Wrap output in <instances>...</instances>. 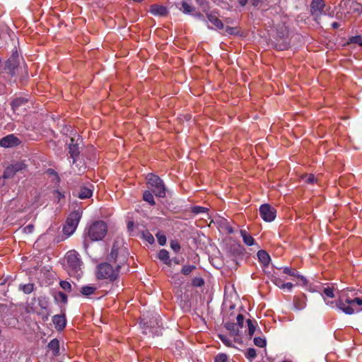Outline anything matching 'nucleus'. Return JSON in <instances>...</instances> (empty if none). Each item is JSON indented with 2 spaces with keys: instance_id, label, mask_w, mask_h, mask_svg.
I'll list each match as a JSON object with an SVG mask.
<instances>
[{
  "instance_id": "obj_45",
  "label": "nucleus",
  "mask_w": 362,
  "mask_h": 362,
  "mask_svg": "<svg viewBox=\"0 0 362 362\" xmlns=\"http://www.w3.org/2000/svg\"><path fill=\"white\" fill-rule=\"evenodd\" d=\"M205 211H206V208L202 207V206H194L192 209V212L195 214H198L203 213Z\"/></svg>"
},
{
  "instance_id": "obj_35",
  "label": "nucleus",
  "mask_w": 362,
  "mask_h": 362,
  "mask_svg": "<svg viewBox=\"0 0 362 362\" xmlns=\"http://www.w3.org/2000/svg\"><path fill=\"white\" fill-rule=\"evenodd\" d=\"M322 295H325V296H327L328 298H332L334 297V289L329 286L325 287L322 289Z\"/></svg>"
},
{
  "instance_id": "obj_48",
  "label": "nucleus",
  "mask_w": 362,
  "mask_h": 362,
  "mask_svg": "<svg viewBox=\"0 0 362 362\" xmlns=\"http://www.w3.org/2000/svg\"><path fill=\"white\" fill-rule=\"evenodd\" d=\"M34 230V226L29 224L24 228V231L27 233H32Z\"/></svg>"
},
{
  "instance_id": "obj_9",
  "label": "nucleus",
  "mask_w": 362,
  "mask_h": 362,
  "mask_svg": "<svg viewBox=\"0 0 362 362\" xmlns=\"http://www.w3.org/2000/svg\"><path fill=\"white\" fill-rule=\"evenodd\" d=\"M26 168V165L21 162H18L8 165L4 170L3 177L10 179L14 177L18 173L23 171Z\"/></svg>"
},
{
  "instance_id": "obj_7",
  "label": "nucleus",
  "mask_w": 362,
  "mask_h": 362,
  "mask_svg": "<svg viewBox=\"0 0 362 362\" xmlns=\"http://www.w3.org/2000/svg\"><path fill=\"white\" fill-rule=\"evenodd\" d=\"M325 4L323 0H312L310 4V12L315 20L320 18L323 14L333 16L334 12L329 11L328 9L325 10Z\"/></svg>"
},
{
  "instance_id": "obj_10",
  "label": "nucleus",
  "mask_w": 362,
  "mask_h": 362,
  "mask_svg": "<svg viewBox=\"0 0 362 362\" xmlns=\"http://www.w3.org/2000/svg\"><path fill=\"white\" fill-rule=\"evenodd\" d=\"M341 8L346 10L348 13L360 14L362 11V5L355 1L343 0L340 4Z\"/></svg>"
},
{
  "instance_id": "obj_32",
  "label": "nucleus",
  "mask_w": 362,
  "mask_h": 362,
  "mask_svg": "<svg viewBox=\"0 0 362 362\" xmlns=\"http://www.w3.org/2000/svg\"><path fill=\"white\" fill-rule=\"evenodd\" d=\"M228 356L227 354L221 353L217 354L214 358V362H228Z\"/></svg>"
},
{
  "instance_id": "obj_21",
  "label": "nucleus",
  "mask_w": 362,
  "mask_h": 362,
  "mask_svg": "<svg viewBox=\"0 0 362 362\" xmlns=\"http://www.w3.org/2000/svg\"><path fill=\"white\" fill-rule=\"evenodd\" d=\"M257 257L259 260L263 265L267 266L270 262V256L264 250H259L257 252Z\"/></svg>"
},
{
  "instance_id": "obj_18",
  "label": "nucleus",
  "mask_w": 362,
  "mask_h": 362,
  "mask_svg": "<svg viewBox=\"0 0 362 362\" xmlns=\"http://www.w3.org/2000/svg\"><path fill=\"white\" fill-rule=\"evenodd\" d=\"M207 18L217 28H218V29H223V23L218 18V16L216 15H215L214 13H209V14H207Z\"/></svg>"
},
{
  "instance_id": "obj_31",
  "label": "nucleus",
  "mask_w": 362,
  "mask_h": 362,
  "mask_svg": "<svg viewBox=\"0 0 362 362\" xmlns=\"http://www.w3.org/2000/svg\"><path fill=\"white\" fill-rule=\"evenodd\" d=\"M218 338L220 339V340L226 346H228V347H232L233 346V344H232V341L231 340L226 336V335H224V334H218Z\"/></svg>"
},
{
  "instance_id": "obj_58",
  "label": "nucleus",
  "mask_w": 362,
  "mask_h": 362,
  "mask_svg": "<svg viewBox=\"0 0 362 362\" xmlns=\"http://www.w3.org/2000/svg\"><path fill=\"white\" fill-rule=\"evenodd\" d=\"M54 193L57 194V197H59V199L62 196L61 192H59V191H55Z\"/></svg>"
},
{
  "instance_id": "obj_52",
  "label": "nucleus",
  "mask_w": 362,
  "mask_h": 362,
  "mask_svg": "<svg viewBox=\"0 0 362 362\" xmlns=\"http://www.w3.org/2000/svg\"><path fill=\"white\" fill-rule=\"evenodd\" d=\"M315 181V177L313 175H310L308 180H307V182L308 183H314Z\"/></svg>"
},
{
  "instance_id": "obj_54",
  "label": "nucleus",
  "mask_w": 362,
  "mask_h": 362,
  "mask_svg": "<svg viewBox=\"0 0 362 362\" xmlns=\"http://www.w3.org/2000/svg\"><path fill=\"white\" fill-rule=\"evenodd\" d=\"M247 1L248 0H238L239 4L241 6H245L247 4Z\"/></svg>"
},
{
  "instance_id": "obj_2",
  "label": "nucleus",
  "mask_w": 362,
  "mask_h": 362,
  "mask_svg": "<svg viewBox=\"0 0 362 362\" xmlns=\"http://www.w3.org/2000/svg\"><path fill=\"white\" fill-rule=\"evenodd\" d=\"M336 307L346 315H353L354 313L362 311V298L356 296L354 293L349 295L348 291H343L335 303Z\"/></svg>"
},
{
  "instance_id": "obj_15",
  "label": "nucleus",
  "mask_w": 362,
  "mask_h": 362,
  "mask_svg": "<svg viewBox=\"0 0 362 362\" xmlns=\"http://www.w3.org/2000/svg\"><path fill=\"white\" fill-rule=\"evenodd\" d=\"M52 322L55 328L59 330H63L66 325V320L64 315H55L52 317Z\"/></svg>"
},
{
  "instance_id": "obj_23",
  "label": "nucleus",
  "mask_w": 362,
  "mask_h": 362,
  "mask_svg": "<svg viewBox=\"0 0 362 362\" xmlns=\"http://www.w3.org/2000/svg\"><path fill=\"white\" fill-rule=\"evenodd\" d=\"M49 349L52 351L54 356L59 354V343L57 339H54L48 344Z\"/></svg>"
},
{
  "instance_id": "obj_57",
  "label": "nucleus",
  "mask_w": 362,
  "mask_h": 362,
  "mask_svg": "<svg viewBox=\"0 0 362 362\" xmlns=\"http://www.w3.org/2000/svg\"><path fill=\"white\" fill-rule=\"evenodd\" d=\"M195 1L200 6H202L204 4V0H195Z\"/></svg>"
},
{
  "instance_id": "obj_33",
  "label": "nucleus",
  "mask_w": 362,
  "mask_h": 362,
  "mask_svg": "<svg viewBox=\"0 0 362 362\" xmlns=\"http://www.w3.org/2000/svg\"><path fill=\"white\" fill-rule=\"evenodd\" d=\"M182 11L185 13H190L194 11V7L188 4L187 2L183 1L182 3Z\"/></svg>"
},
{
  "instance_id": "obj_19",
  "label": "nucleus",
  "mask_w": 362,
  "mask_h": 362,
  "mask_svg": "<svg viewBox=\"0 0 362 362\" xmlns=\"http://www.w3.org/2000/svg\"><path fill=\"white\" fill-rule=\"evenodd\" d=\"M158 257L164 264L168 266L171 265L172 260L170 259L169 252L166 250H160L158 254Z\"/></svg>"
},
{
  "instance_id": "obj_46",
  "label": "nucleus",
  "mask_w": 362,
  "mask_h": 362,
  "mask_svg": "<svg viewBox=\"0 0 362 362\" xmlns=\"http://www.w3.org/2000/svg\"><path fill=\"white\" fill-rule=\"evenodd\" d=\"M236 320H237V325H238V327L240 328H242L243 327V323H244V316L243 314H238L237 317H236Z\"/></svg>"
},
{
  "instance_id": "obj_22",
  "label": "nucleus",
  "mask_w": 362,
  "mask_h": 362,
  "mask_svg": "<svg viewBox=\"0 0 362 362\" xmlns=\"http://www.w3.org/2000/svg\"><path fill=\"white\" fill-rule=\"evenodd\" d=\"M240 234L245 244L248 246L254 245L255 239L245 230H241Z\"/></svg>"
},
{
  "instance_id": "obj_26",
  "label": "nucleus",
  "mask_w": 362,
  "mask_h": 362,
  "mask_svg": "<svg viewBox=\"0 0 362 362\" xmlns=\"http://www.w3.org/2000/svg\"><path fill=\"white\" fill-rule=\"evenodd\" d=\"M34 288V284H21L19 286V289L21 291H23L24 293L25 294H30L33 292Z\"/></svg>"
},
{
  "instance_id": "obj_4",
  "label": "nucleus",
  "mask_w": 362,
  "mask_h": 362,
  "mask_svg": "<svg viewBox=\"0 0 362 362\" xmlns=\"http://www.w3.org/2000/svg\"><path fill=\"white\" fill-rule=\"evenodd\" d=\"M107 231V224L103 221H97L89 226L87 234L90 240L98 241L105 236Z\"/></svg>"
},
{
  "instance_id": "obj_39",
  "label": "nucleus",
  "mask_w": 362,
  "mask_h": 362,
  "mask_svg": "<svg viewBox=\"0 0 362 362\" xmlns=\"http://www.w3.org/2000/svg\"><path fill=\"white\" fill-rule=\"evenodd\" d=\"M294 305L298 310H301L305 308V303L303 300H300L298 298H295Z\"/></svg>"
},
{
  "instance_id": "obj_27",
  "label": "nucleus",
  "mask_w": 362,
  "mask_h": 362,
  "mask_svg": "<svg viewBox=\"0 0 362 362\" xmlns=\"http://www.w3.org/2000/svg\"><path fill=\"white\" fill-rule=\"evenodd\" d=\"M196 266L192 264H186L184 265L181 269V273L183 275L188 276L189 275L194 269H196Z\"/></svg>"
},
{
  "instance_id": "obj_40",
  "label": "nucleus",
  "mask_w": 362,
  "mask_h": 362,
  "mask_svg": "<svg viewBox=\"0 0 362 362\" xmlns=\"http://www.w3.org/2000/svg\"><path fill=\"white\" fill-rule=\"evenodd\" d=\"M60 286L65 291H67V292H70L71 290V285L69 282L66 281H61L60 283Z\"/></svg>"
},
{
  "instance_id": "obj_43",
  "label": "nucleus",
  "mask_w": 362,
  "mask_h": 362,
  "mask_svg": "<svg viewBox=\"0 0 362 362\" xmlns=\"http://www.w3.org/2000/svg\"><path fill=\"white\" fill-rule=\"evenodd\" d=\"M170 247L173 251L177 252L180 250V245L177 240H172L170 242Z\"/></svg>"
},
{
  "instance_id": "obj_25",
  "label": "nucleus",
  "mask_w": 362,
  "mask_h": 362,
  "mask_svg": "<svg viewBox=\"0 0 362 362\" xmlns=\"http://www.w3.org/2000/svg\"><path fill=\"white\" fill-rule=\"evenodd\" d=\"M143 199L151 206H154L156 204L153 196L152 193L148 190H146L144 192Z\"/></svg>"
},
{
  "instance_id": "obj_56",
  "label": "nucleus",
  "mask_w": 362,
  "mask_h": 362,
  "mask_svg": "<svg viewBox=\"0 0 362 362\" xmlns=\"http://www.w3.org/2000/svg\"><path fill=\"white\" fill-rule=\"evenodd\" d=\"M250 1L252 3V4L255 6L258 5V4L261 1V0H250Z\"/></svg>"
},
{
  "instance_id": "obj_5",
  "label": "nucleus",
  "mask_w": 362,
  "mask_h": 362,
  "mask_svg": "<svg viewBox=\"0 0 362 362\" xmlns=\"http://www.w3.org/2000/svg\"><path fill=\"white\" fill-rule=\"evenodd\" d=\"M147 184L152 189L156 197H165V187L163 180L157 175L149 174L147 176Z\"/></svg>"
},
{
  "instance_id": "obj_3",
  "label": "nucleus",
  "mask_w": 362,
  "mask_h": 362,
  "mask_svg": "<svg viewBox=\"0 0 362 362\" xmlns=\"http://www.w3.org/2000/svg\"><path fill=\"white\" fill-rule=\"evenodd\" d=\"M65 268L68 274L76 279L80 278L83 274L82 262L78 253L75 250L69 251L65 256Z\"/></svg>"
},
{
  "instance_id": "obj_38",
  "label": "nucleus",
  "mask_w": 362,
  "mask_h": 362,
  "mask_svg": "<svg viewBox=\"0 0 362 362\" xmlns=\"http://www.w3.org/2000/svg\"><path fill=\"white\" fill-rule=\"evenodd\" d=\"M283 272H284V274H288L291 276L296 277L298 276L297 271L296 269L290 268V267H284L283 269Z\"/></svg>"
},
{
  "instance_id": "obj_59",
  "label": "nucleus",
  "mask_w": 362,
  "mask_h": 362,
  "mask_svg": "<svg viewBox=\"0 0 362 362\" xmlns=\"http://www.w3.org/2000/svg\"><path fill=\"white\" fill-rule=\"evenodd\" d=\"M326 303H327V305H329V304H330L331 305H333L334 302H330V303H329V302H326Z\"/></svg>"
},
{
  "instance_id": "obj_34",
  "label": "nucleus",
  "mask_w": 362,
  "mask_h": 362,
  "mask_svg": "<svg viewBox=\"0 0 362 362\" xmlns=\"http://www.w3.org/2000/svg\"><path fill=\"white\" fill-rule=\"evenodd\" d=\"M204 284V280L202 277H194L192 281V285L194 287H201Z\"/></svg>"
},
{
  "instance_id": "obj_24",
  "label": "nucleus",
  "mask_w": 362,
  "mask_h": 362,
  "mask_svg": "<svg viewBox=\"0 0 362 362\" xmlns=\"http://www.w3.org/2000/svg\"><path fill=\"white\" fill-rule=\"evenodd\" d=\"M97 290V287L94 286H84L81 288V293L85 296H88L93 294Z\"/></svg>"
},
{
  "instance_id": "obj_30",
  "label": "nucleus",
  "mask_w": 362,
  "mask_h": 362,
  "mask_svg": "<svg viewBox=\"0 0 362 362\" xmlns=\"http://www.w3.org/2000/svg\"><path fill=\"white\" fill-rule=\"evenodd\" d=\"M348 43L357 44L362 47V37L361 35H356L349 39Z\"/></svg>"
},
{
  "instance_id": "obj_61",
  "label": "nucleus",
  "mask_w": 362,
  "mask_h": 362,
  "mask_svg": "<svg viewBox=\"0 0 362 362\" xmlns=\"http://www.w3.org/2000/svg\"><path fill=\"white\" fill-rule=\"evenodd\" d=\"M282 362H291V361H284Z\"/></svg>"
},
{
  "instance_id": "obj_16",
  "label": "nucleus",
  "mask_w": 362,
  "mask_h": 362,
  "mask_svg": "<svg viewBox=\"0 0 362 362\" xmlns=\"http://www.w3.org/2000/svg\"><path fill=\"white\" fill-rule=\"evenodd\" d=\"M69 149L70 156L73 158V163H74L80 152L79 147L78 144H74V139L73 138H71V143L69 144Z\"/></svg>"
},
{
  "instance_id": "obj_13",
  "label": "nucleus",
  "mask_w": 362,
  "mask_h": 362,
  "mask_svg": "<svg viewBox=\"0 0 362 362\" xmlns=\"http://www.w3.org/2000/svg\"><path fill=\"white\" fill-rule=\"evenodd\" d=\"M226 329L229 332L230 337H233L235 342H239L240 337V327L236 323L226 322L225 324Z\"/></svg>"
},
{
  "instance_id": "obj_47",
  "label": "nucleus",
  "mask_w": 362,
  "mask_h": 362,
  "mask_svg": "<svg viewBox=\"0 0 362 362\" xmlns=\"http://www.w3.org/2000/svg\"><path fill=\"white\" fill-rule=\"evenodd\" d=\"M226 33L229 35H235L237 33V29L235 28L227 26L226 28Z\"/></svg>"
},
{
  "instance_id": "obj_36",
  "label": "nucleus",
  "mask_w": 362,
  "mask_h": 362,
  "mask_svg": "<svg viewBox=\"0 0 362 362\" xmlns=\"http://www.w3.org/2000/svg\"><path fill=\"white\" fill-rule=\"evenodd\" d=\"M254 344L257 346L263 348L266 346L267 342L265 339L261 338V337H255L254 339Z\"/></svg>"
},
{
  "instance_id": "obj_60",
  "label": "nucleus",
  "mask_w": 362,
  "mask_h": 362,
  "mask_svg": "<svg viewBox=\"0 0 362 362\" xmlns=\"http://www.w3.org/2000/svg\"><path fill=\"white\" fill-rule=\"evenodd\" d=\"M156 324H157V325H158V327H160V325H159L158 321V322H156Z\"/></svg>"
},
{
  "instance_id": "obj_44",
  "label": "nucleus",
  "mask_w": 362,
  "mask_h": 362,
  "mask_svg": "<svg viewBox=\"0 0 362 362\" xmlns=\"http://www.w3.org/2000/svg\"><path fill=\"white\" fill-rule=\"evenodd\" d=\"M56 298H59L64 303H67V300H68L67 296L65 293H64L63 292H61V291L58 292Z\"/></svg>"
},
{
  "instance_id": "obj_6",
  "label": "nucleus",
  "mask_w": 362,
  "mask_h": 362,
  "mask_svg": "<svg viewBox=\"0 0 362 362\" xmlns=\"http://www.w3.org/2000/svg\"><path fill=\"white\" fill-rule=\"evenodd\" d=\"M81 211L79 210L71 212L66 218V224L63 228V232L67 235H71L76 230L78 222L81 218Z\"/></svg>"
},
{
  "instance_id": "obj_41",
  "label": "nucleus",
  "mask_w": 362,
  "mask_h": 362,
  "mask_svg": "<svg viewBox=\"0 0 362 362\" xmlns=\"http://www.w3.org/2000/svg\"><path fill=\"white\" fill-rule=\"evenodd\" d=\"M144 238L150 244L154 243V238L148 231H146L143 233Z\"/></svg>"
},
{
  "instance_id": "obj_50",
  "label": "nucleus",
  "mask_w": 362,
  "mask_h": 362,
  "mask_svg": "<svg viewBox=\"0 0 362 362\" xmlns=\"http://www.w3.org/2000/svg\"><path fill=\"white\" fill-rule=\"evenodd\" d=\"M293 287V285L288 282V283H284V286L282 288H288V290H291Z\"/></svg>"
},
{
  "instance_id": "obj_8",
  "label": "nucleus",
  "mask_w": 362,
  "mask_h": 362,
  "mask_svg": "<svg viewBox=\"0 0 362 362\" xmlns=\"http://www.w3.org/2000/svg\"><path fill=\"white\" fill-rule=\"evenodd\" d=\"M259 215L264 221L272 222L276 216V211L270 204H264L259 207Z\"/></svg>"
},
{
  "instance_id": "obj_12",
  "label": "nucleus",
  "mask_w": 362,
  "mask_h": 362,
  "mask_svg": "<svg viewBox=\"0 0 362 362\" xmlns=\"http://www.w3.org/2000/svg\"><path fill=\"white\" fill-rule=\"evenodd\" d=\"M20 144V140L13 134H9L0 139V146L4 148L16 146Z\"/></svg>"
},
{
  "instance_id": "obj_55",
  "label": "nucleus",
  "mask_w": 362,
  "mask_h": 362,
  "mask_svg": "<svg viewBox=\"0 0 362 362\" xmlns=\"http://www.w3.org/2000/svg\"><path fill=\"white\" fill-rule=\"evenodd\" d=\"M340 26V24L337 22H334L332 23V27L334 28V29H337Z\"/></svg>"
},
{
  "instance_id": "obj_14",
  "label": "nucleus",
  "mask_w": 362,
  "mask_h": 362,
  "mask_svg": "<svg viewBox=\"0 0 362 362\" xmlns=\"http://www.w3.org/2000/svg\"><path fill=\"white\" fill-rule=\"evenodd\" d=\"M28 103V100L23 98H18L11 102V107L14 112L20 114L22 110H25V106Z\"/></svg>"
},
{
  "instance_id": "obj_53",
  "label": "nucleus",
  "mask_w": 362,
  "mask_h": 362,
  "mask_svg": "<svg viewBox=\"0 0 362 362\" xmlns=\"http://www.w3.org/2000/svg\"><path fill=\"white\" fill-rule=\"evenodd\" d=\"M134 227V222L133 221H129L127 223V228L129 230H132Z\"/></svg>"
},
{
  "instance_id": "obj_49",
  "label": "nucleus",
  "mask_w": 362,
  "mask_h": 362,
  "mask_svg": "<svg viewBox=\"0 0 362 362\" xmlns=\"http://www.w3.org/2000/svg\"><path fill=\"white\" fill-rule=\"evenodd\" d=\"M172 262H173L176 264H182L184 262V258H178V257H174L172 259Z\"/></svg>"
},
{
  "instance_id": "obj_17",
  "label": "nucleus",
  "mask_w": 362,
  "mask_h": 362,
  "mask_svg": "<svg viewBox=\"0 0 362 362\" xmlns=\"http://www.w3.org/2000/svg\"><path fill=\"white\" fill-rule=\"evenodd\" d=\"M150 11L154 15L159 16H165L168 13L167 8L165 6L158 4L151 5L150 7Z\"/></svg>"
},
{
  "instance_id": "obj_29",
  "label": "nucleus",
  "mask_w": 362,
  "mask_h": 362,
  "mask_svg": "<svg viewBox=\"0 0 362 362\" xmlns=\"http://www.w3.org/2000/svg\"><path fill=\"white\" fill-rule=\"evenodd\" d=\"M245 356L250 361H252L257 356L256 350L253 348H250L247 350Z\"/></svg>"
},
{
  "instance_id": "obj_20",
  "label": "nucleus",
  "mask_w": 362,
  "mask_h": 362,
  "mask_svg": "<svg viewBox=\"0 0 362 362\" xmlns=\"http://www.w3.org/2000/svg\"><path fill=\"white\" fill-rule=\"evenodd\" d=\"M92 190L87 187H80L77 196L81 199H88L92 196Z\"/></svg>"
},
{
  "instance_id": "obj_28",
  "label": "nucleus",
  "mask_w": 362,
  "mask_h": 362,
  "mask_svg": "<svg viewBox=\"0 0 362 362\" xmlns=\"http://www.w3.org/2000/svg\"><path fill=\"white\" fill-rule=\"evenodd\" d=\"M247 324L248 327V334L251 337L255 332L256 326L250 319L247 320Z\"/></svg>"
},
{
  "instance_id": "obj_37",
  "label": "nucleus",
  "mask_w": 362,
  "mask_h": 362,
  "mask_svg": "<svg viewBox=\"0 0 362 362\" xmlns=\"http://www.w3.org/2000/svg\"><path fill=\"white\" fill-rule=\"evenodd\" d=\"M156 236L160 245H164L166 243V237L164 234L160 232H158L156 234Z\"/></svg>"
},
{
  "instance_id": "obj_42",
  "label": "nucleus",
  "mask_w": 362,
  "mask_h": 362,
  "mask_svg": "<svg viewBox=\"0 0 362 362\" xmlns=\"http://www.w3.org/2000/svg\"><path fill=\"white\" fill-rule=\"evenodd\" d=\"M272 281L278 287L282 288L284 286V281L282 279H281L279 277L276 276H272Z\"/></svg>"
},
{
  "instance_id": "obj_11",
  "label": "nucleus",
  "mask_w": 362,
  "mask_h": 362,
  "mask_svg": "<svg viewBox=\"0 0 362 362\" xmlns=\"http://www.w3.org/2000/svg\"><path fill=\"white\" fill-rule=\"evenodd\" d=\"M19 62L18 55L17 53L13 54L6 62L4 70L6 73L11 76L17 73L18 69Z\"/></svg>"
},
{
  "instance_id": "obj_1",
  "label": "nucleus",
  "mask_w": 362,
  "mask_h": 362,
  "mask_svg": "<svg viewBox=\"0 0 362 362\" xmlns=\"http://www.w3.org/2000/svg\"><path fill=\"white\" fill-rule=\"evenodd\" d=\"M128 252L125 247L115 242L110 253L107 257V261L99 264L96 268L98 279H106L113 282L119 277L120 269L127 264Z\"/></svg>"
},
{
  "instance_id": "obj_51",
  "label": "nucleus",
  "mask_w": 362,
  "mask_h": 362,
  "mask_svg": "<svg viewBox=\"0 0 362 362\" xmlns=\"http://www.w3.org/2000/svg\"><path fill=\"white\" fill-rule=\"evenodd\" d=\"M296 277L300 279V281L302 282V284L303 285H306L307 284L308 281H307V279L304 276L298 274V276Z\"/></svg>"
}]
</instances>
